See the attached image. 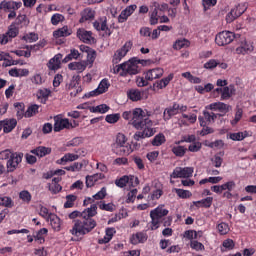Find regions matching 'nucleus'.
I'll return each instance as SVG.
<instances>
[{
	"label": "nucleus",
	"instance_id": "obj_19",
	"mask_svg": "<svg viewBox=\"0 0 256 256\" xmlns=\"http://www.w3.org/2000/svg\"><path fill=\"white\" fill-rule=\"evenodd\" d=\"M165 71L163 68H154L146 72L145 79L146 81H154V79H160V77H163V74Z\"/></svg>",
	"mask_w": 256,
	"mask_h": 256
},
{
	"label": "nucleus",
	"instance_id": "obj_13",
	"mask_svg": "<svg viewBox=\"0 0 256 256\" xmlns=\"http://www.w3.org/2000/svg\"><path fill=\"white\" fill-rule=\"evenodd\" d=\"M131 47H133V43L128 41L120 49H118L113 56V63H119L121 59L127 55V52L131 51Z\"/></svg>",
	"mask_w": 256,
	"mask_h": 256
},
{
	"label": "nucleus",
	"instance_id": "obj_60",
	"mask_svg": "<svg viewBox=\"0 0 256 256\" xmlns=\"http://www.w3.org/2000/svg\"><path fill=\"white\" fill-rule=\"evenodd\" d=\"M27 43H35L39 39V36L35 33H29L23 37Z\"/></svg>",
	"mask_w": 256,
	"mask_h": 256
},
{
	"label": "nucleus",
	"instance_id": "obj_35",
	"mask_svg": "<svg viewBox=\"0 0 256 256\" xmlns=\"http://www.w3.org/2000/svg\"><path fill=\"white\" fill-rule=\"evenodd\" d=\"M147 241V236L143 232L136 233L131 237V244L137 245V243H143Z\"/></svg>",
	"mask_w": 256,
	"mask_h": 256
},
{
	"label": "nucleus",
	"instance_id": "obj_53",
	"mask_svg": "<svg viewBox=\"0 0 256 256\" xmlns=\"http://www.w3.org/2000/svg\"><path fill=\"white\" fill-rule=\"evenodd\" d=\"M245 137H247V132H237L230 134V139H232V141H243Z\"/></svg>",
	"mask_w": 256,
	"mask_h": 256
},
{
	"label": "nucleus",
	"instance_id": "obj_28",
	"mask_svg": "<svg viewBox=\"0 0 256 256\" xmlns=\"http://www.w3.org/2000/svg\"><path fill=\"white\" fill-rule=\"evenodd\" d=\"M61 54L55 55L50 61L48 62V68L51 69V71H57L59 67H61Z\"/></svg>",
	"mask_w": 256,
	"mask_h": 256
},
{
	"label": "nucleus",
	"instance_id": "obj_39",
	"mask_svg": "<svg viewBox=\"0 0 256 256\" xmlns=\"http://www.w3.org/2000/svg\"><path fill=\"white\" fill-rule=\"evenodd\" d=\"M90 113H107L109 111V106L107 104H101L98 106H93L89 108Z\"/></svg>",
	"mask_w": 256,
	"mask_h": 256
},
{
	"label": "nucleus",
	"instance_id": "obj_40",
	"mask_svg": "<svg viewBox=\"0 0 256 256\" xmlns=\"http://www.w3.org/2000/svg\"><path fill=\"white\" fill-rule=\"evenodd\" d=\"M249 51H253V45L248 44L247 42L236 49L238 55H245L246 53H249Z\"/></svg>",
	"mask_w": 256,
	"mask_h": 256
},
{
	"label": "nucleus",
	"instance_id": "obj_22",
	"mask_svg": "<svg viewBox=\"0 0 256 256\" xmlns=\"http://www.w3.org/2000/svg\"><path fill=\"white\" fill-rule=\"evenodd\" d=\"M173 74H169L166 78L161 79L160 81H156L153 85L154 91H159L161 89H165L171 81H173Z\"/></svg>",
	"mask_w": 256,
	"mask_h": 256
},
{
	"label": "nucleus",
	"instance_id": "obj_17",
	"mask_svg": "<svg viewBox=\"0 0 256 256\" xmlns=\"http://www.w3.org/2000/svg\"><path fill=\"white\" fill-rule=\"evenodd\" d=\"M21 5H23V3L21 2L2 1L0 3V9H2L3 11H17L18 9H21Z\"/></svg>",
	"mask_w": 256,
	"mask_h": 256
},
{
	"label": "nucleus",
	"instance_id": "obj_27",
	"mask_svg": "<svg viewBox=\"0 0 256 256\" xmlns=\"http://www.w3.org/2000/svg\"><path fill=\"white\" fill-rule=\"evenodd\" d=\"M235 95V86H225L222 88L221 101H227V99H231Z\"/></svg>",
	"mask_w": 256,
	"mask_h": 256
},
{
	"label": "nucleus",
	"instance_id": "obj_12",
	"mask_svg": "<svg viewBox=\"0 0 256 256\" xmlns=\"http://www.w3.org/2000/svg\"><path fill=\"white\" fill-rule=\"evenodd\" d=\"M203 116H200L198 118V121L201 125V127H207V125H211L213 123H215V119H217V117H219V114H215L214 112H209L207 110L203 111Z\"/></svg>",
	"mask_w": 256,
	"mask_h": 256
},
{
	"label": "nucleus",
	"instance_id": "obj_32",
	"mask_svg": "<svg viewBox=\"0 0 256 256\" xmlns=\"http://www.w3.org/2000/svg\"><path fill=\"white\" fill-rule=\"evenodd\" d=\"M59 181H61L60 177L53 178L52 183L49 185V191H51V193H53V195H57V193H59V191H61V189H63V187H61V185H59Z\"/></svg>",
	"mask_w": 256,
	"mask_h": 256
},
{
	"label": "nucleus",
	"instance_id": "obj_31",
	"mask_svg": "<svg viewBox=\"0 0 256 256\" xmlns=\"http://www.w3.org/2000/svg\"><path fill=\"white\" fill-rule=\"evenodd\" d=\"M51 95V90L47 88H43L38 90L37 92V98L40 101V103H47V99H49V96Z\"/></svg>",
	"mask_w": 256,
	"mask_h": 256
},
{
	"label": "nucleus",
	"instance_id": "obj_30",
	"mask_svg": "<svg viewBox=\"0 0 256 256\" xmlns=\"http://www.w3.org/2000/svg\"><path fill=\"white\" fill-rule=\"evenodd\" d=\"M243 11L239 10V7L233 8L226 16L227 23H233L237 17H241Z\"/></svg>",
	"mask_w": 256,
	"mask_h": 256
},
{
	"label": "nucleus",
	"instance_id": "obj_63",
	"mask_svg": "<svg viewBox=\"0 0 256 256\" xmlns=\"http://www.w3.org/2000/svg\"><path fill=\"white\" fill-rule=\"evenodd\" d=\"M105 197H107V188L105 187L101 188V190L94 195V199H96V201L105 199Z\"/></svg>",
	"mask_w": 256,
	"mask_h": 256
},
{
	"label": "nucleus",
	"instance_id": "obj_42",
	"mask_svg": "<svg viewBox=\"0 0 256 256\" xmlns=\"http://www.w3.org/2000/svg\"><path fill=\"white\" fill-rule=\"evenodd\" d=\"M79 159L78 155H75L73 153H66L59 161L58 163H69L71 161H77Z\"/></svg>",
	"mask_w": 256,
	"mask_h": 256
},
{
	"label": "nucleus",
	"instance_id": "obj_33",
	"mask_svg": "<svg viewBox=\"0 0 256 256\" xmlns=\"http://www.w3.org/2000/svg\"><path fill=\"white\" fill-rule=\"evenodd\" d=\"M33 155L37 157H45V155H49L51 153V148L39 146L31 151Z\"/></svg>",
	"mask_w": 256,
	"mask_h": 256
},
{
	"label": "nucleus",
	"instance_id": "obj_64",
	"mask_svg": "<svg viewBox=\"0 0 256 256\" xmlns=\"http://www.w3.org/2000/svg\"><path fill=\"white\" fill-rule=\"evenodd\" d=\"M212 165H214V167L219 168L221 167V165H223V158H221L219 155H215L212 159H211Z\"/></svg>",
	"mask_w": 256,
	"mask_h": 256
},
{
	"label": "nucleus",
	"instance_id": "obj_59",
	"mask_svg": "<svg viewBox=\"0 0 256 256\" xmlns=\"http://www.w3.org/2000/svg\"><path fill=\"white\" fill-rule=\"evenodd\" d=\"M189 41L183 39V40H178L174 43L173 49H176V51H179V49H183V47H187Z\"/></svg>",
	"mask_w": 256,
	"mask_h": 256
},
{
	"label": "nucleus",
	"instance_id": "obj_1",
	"mask_svg": "<svg viewBox=\"0 0 256 256\" xmlns=\"http://www.w3.org/2000/svg\"><path fill=\"white\" fill-rule=\"evenodd\" d=\"M95 215H97V204H92L91 207L86 208L83 212L77 210L71 212L68 215L69 219H76L72 229H70L71 235L79 237L91 233V230L97 227V221L93 219ZM77 217H81V219H77Z\"/></svg>",
	"mask_w": 256,
	"mask_h": 256
},
{
	"label": "nucleus",
	"instance_id": "obj_37",
	"mask_svg": "<svg viewBox=\"0 0 256 256\" xmlns=\"http://www.w3.org/2000/svg\"><path fill=\"white\" fill-rule=\"evenodd\" d=\"M69 35H71V33L69 32V28L67 26H64L53 32V36L56 39H59V37H69Z\"/></svg>",
	"mask_w": 256,
	"mask_h": 256
},
{
	"label": "nucleus",
	"instance_id": "obj_25",
	"mask_svg": "<svg viewBox=\"0 0 256 256\" xmlns=\"http://www.w3.org/2000/svg\"><path fill=\"white\" fill-rule=\"evenodd\" d=\"M167 215H169V210L164 209L163 205H159L150 212V217H155L156 219H162V217H167Z\"/></svg>",
	"mask_w": 256,
	"mask_h": 256
},
{
	"label": "nucleus",
	"instance_id": "obj_44",
	"mask_svg": "<svg viewBox=\"0 0 256 256\" xmlns=\"http://www.w3.org/2000/svg\"><path fill=\"white\" fill-rule=\"evenodd\" d=\"M14 107L17 111L16 115H17L18 119L25 117V104L17 102V103H14Z\"/></svg>",
	"mask_w": 256,
	"mask_h": 256
},
{
	"label": "nucleus",
	"instance_id": "obj_8",
	"mask_svg": "<svg viewBox=\"0 0 256 256\" xmlns=\"http://www.w3.org/2000/svg\"><path fill=\"white\" fill-rule=\"evenodd\" d=\"M205 109H208L209 111H218V117H223V115H227L229 111L233 109V107L229 104L223 103V102H213L205 107Z\"/></svg>",
	"mask_w": 256,
	"mask_h": 256
},
{
	"label": "nucleus",
	"instance_id": "obj_20",
	"mask_svg": "<svg viewBox=\"0 0 256 256\" xmlns=\"http://www.w3.org/2000/svg\"><path fill=\"white\" fill-rule=\"evenodd\" d=\"M48 223H50V226L54 231H61V218L57 216V214L50 213L47 218Z\"/></svg>",
	"mask_w": 256,
	"mask_h": 256
},
{
	"label": "nucleus",
	"instance_id": "obj_21",
	"mask_svg": "<svg viewBox=\"0 0 256 256\" xmlns=\"http://www.w3.org/2000/svg\"><path fill=\"white\" fill-rule=\"evenodd\" d=\"M77 37L80 41H83V43H91L93 41V33L83 28L77 30Z\"/></svg>",
	"mask_w": 256,
	"mask_h": 256
},
{
	"label": "nucleus",
	"instance_id": "obj_34",
	"mask_svg": "<svg viewBox=\"0 0 256 256\" xmlns=\"http://www.w3.org/2000/svg\"><path fill=\"white\" fill-rule=\"evenodd\" d=\"M82 17L80 18V23H85V21H91V19L95 18V11L86 8L83 12H82Z\"/></svg>",
	"mask_w": 256,
	"mask_h": 256
},
{
	"label": "nucleus",
	"instance_id": "obj_49",
	"mask_svg": "<svg viewBox=\"0 0 256 256\" xmlns=\"http://www.w3.org/2000/svg\"><path fill=\"white\" fill-rule=\"evenodd\" d=\"M174 191H175L176 195H178V197H180V199H189V197H191V195H193L190 191L179 189V188H175Z\"/></svg>",
	"mask_w": 256,
	"mask_h": 256
},
{
	"label": "nucleus",
	"instance_id": "obj_41",
	"mask_svg": "<svg viewBox=\"0 0 256 256\" xmlns=\"http://www.w3.org/2000/svg\"><path fill=\"white\" fill-rule=\"evenodd\" d=\"M0 205L2 207H8L9 209H11V207H13L14 205L13 199H11V197L8 196L0 195Z\"/></svg>",
	"mask_w": 256,
	"mask_h": 256
},
{
	"label": "nucleus",
	"instance_id": "obj_26",
	"mask_svg": "<svg viewBox=\"0 0 256 256\" xmlns=\"http://www.w3.org/2000/svg\"><path fill=\"white\" fill-rule=\"evenodd\" d=\"M2 124L4 127V133H11L15 127H17V119L10 118L2 120Z\"/></svg>",
	"mask_w": 256,
	"mask_h": 256
},
{
	"label": "nucleus",
	"instance_id": "obj_3",
	"mask_svg": "<svg viewBox=\"0 0 256 256\" xmlns=\"http://www.w3.org/2000/svg\"><path fill=\"white\" fill-rule=\"evenodd\" d=\"M113 73L127 77V75H137L139 73V60L130 59L113 68Z\"/></svg>",
	"mask_w": 256,
	"mask_h": 256
},
{
	"label": "nucleus",
	"instance_id": "obj_24",
	"mask_svg": "<svg viewBox=\"0 0 256 256\" xmlns=\"http://www.w3.org/2000/svg\"><path fill=\"white\" fill-rule=\"evenodd\" d=\"M88 63L86 61H81V62H72L68 64V69L70 71H77V73H83L85 69H87Z\"/></svg>",
	"mask_w": 256,
	"mask_h": 256
},
{
	"label": "nucleus",
	"instance_id": "obj_46",
	"mask_svg": "<svg viewBox=\"0 0 256 256\" xmlns=\"http://www.w3.org/2000/svg\"><path fill=\"white\" fill-rule=\"evenodd\" d=\"M19 199L23 201V203H31V199H33V196H31V193L27 190H23L19 193Z\"/></svg>",
	"mask_w": 256,
	"mask_h": 256
},
{
	"label": "nucleus",
	"instance_id": "obj_58",
	"mask_svg": "<svg viewBox=\"0 0 256 256\" xmlns=\"http://www.w3.org/2000/svg\"><path fill=\"white\" fill-rule=\"evenodd\" d=\"M190 247L195 251H205V246L203 245V243L196 240L191 241Z\"/></svg>",
	"mask_w": 256,
	"mask_h": 256
},
{
	"label": "nucleus",
	"instance_id": "obj_51",
	"mask_svg": "<svg viewBox=\"0 0 256 256\" xmlns=\"http://www.w3.org/2000/svg\"><path fill=\"white\" fill-rule=\"evenodd\" d=\"M217 229L220 235H227V233H229L230 231L229 224L225 222H221L220 224H218Z\"/></svg>",
	"mask_w": 256,
	"mask_h": 256
},
{
	"label": "nucleus",
	"instance_id": "obj_43",
	"mask_svg": "<svg viewBox=\"0 0 256 256\" xmlns=\"http://www.w3.org/2000/svg\"><path fill=\"white\" fill-rule=\"evenodd\" d=\"M47 233H49V230H47V228H42L37 232L36 236H34V239L39 241L41 245L45 243V237L43 235H47Z\"/></svg>",
	"mask_w": 256,
	"mask_h": 256
},
{
	"label": "nucleus",
	"instance_id": "obj_18",
	"mask_svg": "<svg viewBox=\"0 0 256 256\" xmlns=\"http://www.w3.org/2000/svg\"><path fill=\"white\" fill-rule=\"evenodd\" d=\"M109 89V82L104 79L100 82L97 89L89 92L88 97H97V95H103Z\"/></svg>",
	"mask_w": 256,
	"mask_h": 256
},
{
	"label": "nucleus",
	"instance_id": "obj_14",
	"mask_svg": "<svg viewBox=\"0 0 256 256\" xmlns=\"http://www.w3.org/2000/svg\"><path fill=\"white\" fill-rule=\"evenodd\" d=\"M54 131L55 133H59V131H63V129H71L72 125L69 122V119L62 118L60 116L54 117Z\"/></svg>",
	"mask_w": 256,
	"mask_h": 256
},
{
	"label": "nucleus",
	"instance_id": "obj_45",
	"mask_svg": "<svg viewBox=\"0 0 256 256\" xmlns=\"http://www.w3.org/2000/svg\"><path fill=\"white\" fill-rule=\"evenodd\" d=\"M81 56V53H79V50L72 49L70 53L64 58V63H69V61H72V59H79Z\"/></svg>",
	"mask_w": 256,
	"mask_h": 256
},
{
	"label": "nucleus",
	"instance_id": "obj_29",
	"mask_svg": "<svg viewBox=\"0 0 256 256\" xmlns=\"http://www.w3.org/2000/svg\"><path fill=\"white\" fill-rule=\"evenodd\" d=\"M127 97L130 101H141L143 99V92L138 89H130L127 92Z\"/></svg>",
	"mask_w": 256,
	"mask_h": 256
},
{
	"label": "nucleus",
	"instance_id": "obj_15",
	"mask_svg": "<svg viewBox=\"0 0 256 256\" xmlns=\"http://www.w3.org/2000/svg\"><path fill=\"white\" fill-rule=\"evenodd\" d=\"M93 27L96 29V31H103L104 35L108 37L111 35V30L107 26V17H102L94 21Z\"/></svg>",
	"mask_w": 256,
	"mask_h": 256
},
{
	"label": "nucleus",
	"instance_id": "obj_57",
	"mask_svg": "<svg viewBox=\"0 0 256 256\" xmlns=\"http://www.w3.org/2000/svg\"><path fill=\"white\" fill-rule=\"evenodd\" d=\"M6 35H8L10 39H13L16 35H19V29H17L15 25H11L6 32Z\"/></svg>",
	"mask_w": 256,
	"mask_h": 256
},
{
	"label": "nucleus",
	"instance_id": "obj_6",
	"mask_svg": "<svg viewBox=\"0 0 256 256\" xmlns=\"http://www.w3.org/2000/svg\"><path fill=\"white\" fill-rule=\"evenodd\" d=\"M235 33L231 31H222L219 32L215 37V43L219 47H225V45H229L235 41Z\"/></svg>",
	"mask_w": 256,
	"mask_h": 256
},
{
	"label": "nucleus",
	"instance_id": "obj_38",
	"mask_svg": "<svg viewBox=\"0 0 256 256\" xmlns=\"http://www.w3.org/2000/svg\"><path fill=\"white\" fill-rule=\"evenodd\" d=\"M37 113H39V105L34 104L28 107V109L26 110L24 117L26 118H30V117H35V115H37Z\"/></svg>",
	"mask_w": 256,
	"mask_h": 256
},
{
	"label": "nucleus",
	"instance_id": "obj_54",
	"mask_svg": "<svg viewBox=\"0 0 256 256\" xmlns=\"http://www.w3.org/2000/svg\"><path fill=\"white\" fill-rule=\"evenodd\" d=\"M65 21V16L62 14L56 13L51 17L52 25H59V23H63Z\"/></svg>",
	"mask_w": 256,
	"mask_h": 256
},
{
	"label": "nucleus",
	"instance_id": "obj_61",
	"mask_svg": "<svg viewBox=\"0 0 256 256\" xmlns=\"http://www.w3.org/2000/svg\"><path fill=\"white\" fill-rule=\"evenodd\" d=\"M127 183H129V176H123L115 181V185L121 188L125 187Z\"/></svg>",
	"mask_w": 256,
	"mask_h": 256
},
{
	"label": "nucleus",
	"instance_id": "obj_5",
	"mask_svg": "<svg viewBox=\"0 0 256 256\" xmlns=\"http://www.w3.org/2000/svg\"><path fill=\"white\" fill-rule=\"evenodd\" d=\"M157 133V129L153 128V121L146 120L143 124V128L139 129L138 132L134 134L135 141H141V139H147V137H153Z\"/></svg>",
	"mask_w": 256,
	"mask_h": 256
},
{
	"label": "nucleus",
	"instance_id": "obj_48",
	"mask_svg": "<svg viewBox=\"0 0 256 256\" xmlns=\"http://www.w3.org/2000/svg\"><path fill=\"white\" fill-rule=\"evenodd\" d=\"M163 143H165V135L161 133L157 134L152 140V145L154 147H160V145H163Z\"/></svg>",
	"mask_w": 256,
	"mask_h": 256
},
{
	"label": "nucleus",
	"instance_id": "obj_16",
	"mask_svg": "<svg viewBox=\"0 0 256 256\" xmlns=\"http://www.w3.org/2000/svg\"><path fill=\"white\" fill-rule=\"evenodd\" d=\"M135 9H137V5L135 4L127 6L118 16V22L125 23V21L135 13Z\"/></svg>",
	"mask_w": 256,
	"mask_h": 256
},
{
	"label": "nucleus",
	"instance_id": "obj_9",
	"mask_svg": "<svg viewBox=\"0 0 256 256\" xmlns=\"http://www.w3.org/2000/svg\"><path fill=\"white\" fill-rule=\"evenodd\" d=\"M171 177L173 179H189V177H193V167H177L174 169Z\"/></svg>",
	"mask_w": 256,
	"mask_h": 256
},
{
	"label": "nucleus",
	"instance_id": "obj_23",
	"mask_svg": "<svg viewBox=\"0 0 256 256\" xmlns=\"http://www.w3.org/2000/svg\"><path fill=\"white\" fill-rule=\"evenodd\" d=\"M153 11L150 13V25H157L159 23V19H161V14H159V3L154 2Z\"/></svg>",
	"mask_w": 256,
	"mask_h": 256
},
{
	"label": "nucleus",
	"instance_id": "obj_62",
	"mask_svg": "<svg viewBox=\"0 0 256 256\" xmlns=\"http://www.w3.org/2000/svg\"><path fill=\"white\" fill-rule=\"evenodd\" d=\"M120 117L121 116L119 114H109L106 116L105 121L107 123H111V124L117 123V121H119Z\"/></svg>",
	"mask_w": 256,
	"mask_h": 256
},
{
	"label": "nucleus",
	"instance_id": "obj_7",
	"mask_svg": "<svg viewBox=\"0 0 256 256\" xmlns=\"http://www.w3.org/2000/svg\"><path fill=\"white\" fill-rule=\"evenodd\" d=\"M185 111H187V105L174 103L172 106L164 110V121H169L173 116L179 113H185Z\"/></svg>",
	"mask_w": 256,
	"mask_h": 256
},
{
	"label": "nucleus",
	"instance_id": "obj_11",
	"mask_svg": "<svg viewBox=\"0 0 256 256\" xmlns=\"http://www.w3.org/2000/svg\"><path fill=\"white\" fill-rule=\"evenodd\" d=\"M21 161H23V153H14L6 164L8 173H13V171L19 167V163H21Z\"/></svg>",
	"mask_w": 256,
	"mask_h": 256
},
{
	"label": "nucleus",
	"instance_id": "obj_50",
	"mask_svg": "<svg viewBox=\"0 0 256 256\" xmlns=\"http://www.w3.org/2000/svg\"><path fill=\"white\" fill-rule=\"evenodd\" d=\"M206 146L210 147V149H223L225 142H223V140H216L214 142H208Z\"/></svg>",
	"mask_w": 256,
	"mask_h": 256
},
{
	"label": "nucleus",
	"instance_id": "obj_10",
	"mask_svg": "<svg viewBox=\"0 0 256 256\" xmlns=\"http://www.w3.org/2000/svg\"><path fill=\"white\" fill-rule=\"evenodd\" d=\"M79 81H81V76H74L70 83L67 85V89L72 97H77V95L83 91Z\"/></svg>",
	"mask_w": 256,
	"mask_h": 256
},
{
	"label": "nucleus",
	"instance_id": "obj_55",
	"mask_svg": "<svg viewBox=\"0 0 256 256\" xmlns=\"http://www.w3.org/2000/svg\"><path fill=\"white\" fill-rule=\"evenodd\" d=\"M219 65V60L210 59L204 64V69L213 70Z\"/></svg>",
	"mask_w": 256,
	"mask_h": 256
},
{
	"label": "nucleus",
	"instance_id": "obj_56",
	"mask_svg": "<svg viewBox=\"0 0 256 256\" xmlns=\"http://www.w3.org/2000/svg\"><path fill=\"white\" fill-rule=\"evenodd\" d=\"M66 199H67V201L64 204V207L66 209H69V208L73 207V203H75V201H77V196H75V195H67Z\"/></svg>",
	"mask_w": 256,
	"mask_h": 256
},
{
	"label": "nucleus",
	"instance_id": "obj_4",
	"mask_svg": "<svg viewBox=\"0 0 256 256\" xmlns=\"http://www.w3.org/2000/svg\"><path fill=\"white\" fill-rule=\"evenodd\" d=\"M149 112L147 110H143L142 108H135L132 110V119L130 120V125L134 127V129H143V125L146 121H149Z\"/></svg>",
	"mask_w": 256,
	"mask_h": 256
},
{
	"label": "nucleus",
	"instance_id": "obj_52",
	"mask_svg": "<svg viewBox=\"0 0 256 256\" xmlns=\"http://www.w3.org/2000/svg\"><path fill=\"white\" fill-rule=\"evenodd\" d=\"M201 147H203V144H201V142H192L188 147V151H190L191 153H197L198 151H201Z\"/></svg>",
	"mask_w": 256,
	"mask_h": 256
},
{
	"label": "nucleus",
	"instance_id": "obj_2",
	"mask_svg": "<svg viewBox=\"0 0 256 256\" xmlns=\"http://www.w3.org/2000/svg\"><path fill=\"white\" fill-rule=\"evenodd\" d=\"M111 151L114 152L115 155H131L133 148H131V144L127 142V136L123 133H118L114 143L111 144Z\"/></svg>",
	"mask_w": 256,
	"mask_h": 256
},
{
	"label": "nucleus",
	"instance_id": "obj_36",
	"mask_svg": "<svg viewBox=\"0 0 256 256\" xmlns=\"http://www.w3.org/2000/svg\"><path fill=\"white\" fill-rule=\"evenodd\" d=\"M194 205L196 207H205L206 209H209L211 205H213V197H207L205 199L199 200L194 202Z\"/></svg>",
	"mask_w": 256,
	"mask_h": 256
},
{
	"label": "nucleus",
	"instance_id": "obj_47",
	"mask_svg": "<svg viewBox=\"0 0 256 256\" xmlns=\"http://www.w3.org/2000/svg\"><path fill=\"white\" fill-rule=\"evenodd\" d=\"M172 153L176 155V157H185V153H187V148L184 146H174L172 148Z\"/></svg>",
	"mask_w": 256,
	"mask_h": 256
}]
</instances>
